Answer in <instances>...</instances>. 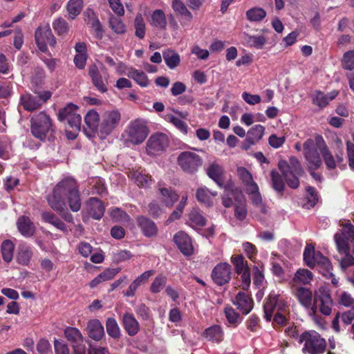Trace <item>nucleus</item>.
I'll use <instances>...</instances> for the list:
<instances>
[{
  "mask_svg": "<svg viewBox=\"0 0 354 354\" xmlns=\"http://www.w3.org/2000/svg\"><path fill=\"white\" fill-rule=\"evenodd\" d=\"M78 106L72 103L68 104L59 111L58 119L60 121L66 120L70 127L80 131L82 124V118L77 113Z\"/></svg>",
  "mask_w": 354,
  "mask_h": 354,
  "instance_id": "14",
  "label": "nucleus"
},
{
  "mask_svg": "<svg viewBox=\"0 0 354 354\" xmlns=\"http://www.w3.org/2000/svg\"><path fill=\"white\" fill-rule=\"evenodd\" d=\"M353 142L348 140L346 142L347 155L348 158V166L354 170V134H353Z\"/></svg>",
  "mask_w": 354,
  "mask_h": 354,
  "instance_id": "64",
  "label": "nucleus"
},
{
  "mask_svg": "<svg viewBox=\"0 0 354 354\" xmlns=\"http://www.w3.org/2000/svg\"><path fill=\"white\" fill-rule=\"evenodd\" d=\"M306 192L307 193V203L309 207H314L316 205L319 197L316 189L312 186H308L306 187Z\"/></svg>",
  "mask_w": 354,
  "mask_h": 354,
  "instance_id": "60",
  "label": "nucleus"
},
{
  "mask_svg": "<svg viewBox=\"0 0 354 354\" xmlns=\"http://www.w3.org/2000/svg\"><path fill=\"white\" fill-rule=\"evenodd\" d=\"M342 229L334 235L338 251H351L350 242L354 241V226L351 221L340 224Z\"/></svg>",
  "mask_w": 354,
  "mask_h": 354,
  "instance_id": "9",
  "label": "nucleus"
},
{
  "mask_svg": "<svg viewBox=\"0 0 354 354\" xmlns=\"http://www.w3.org/2000/svg\"><path fill=\"white\" fill-rule=\"evenodd\" d=\"M298 342L304 344L301 350L306 354L324 353L327 347L326 339L315 330H304L299 335Z\"/></svg>",
  "mask_w": 354,
  "mask_h": 354,
  "instance_id": "3",
  "label": "nucleus"
},
{
  "mask_svg": "<svg viewBox=\"0 0 354 354\" xmlns=\"http://www.w3.org/2000/svg\"><path fill=\"white\" fill-rule=\"evenodd\" d=\"M155 271L153 270H149L145 271L142 274L139 275L129 286L126 292H124V296L127 297H133L138 287L146 283L149 279L153 275Z\"/></svg>",
  "mask_w": 354,
  "mask_h": 354,
  "instance_id": "24",
  "label": "nucleus"
},
{
  "mask_svg": "<svg viewBox=\"0 0 354 354\" xmlns=\"http://www.w3.org/2000/svg\"><path fill=\"white\" fill-rule=\"evenodd\" d=\"M252 274L254 285L257 287V288H260L263 286V283L264 281V275L262 271L260 270L258 266H253L252 269Z\"/></svg>",
  "mask_w": 354,
  "mask_h": 354,
  "instance_id": "58",
  "label": "nucleus"
},
{
  "mask_svg": "<svg viewBox=\"0 0 354 354\" xmlns=\"http://www.w3.org/2000/svg\"><path fill=\"white\" fill-rule=\"evenodd\" d=\"M278 167L286 180L288 186L291 189H298L300 185L299 176L291 171L288 166V162L280 160L278 162Z\"/></svg>",
  "mask_w": 354,
  "mask_h": 354,
  "instance_id": "19",
  "label": "nucleus"
},
{
  "mask_svg": "<svg viewBox=\"0 0 354 354\" xmlns=\"http://www.w3.org/2000/svg\"><path fill=\"white\" fill-rule=\"evenodd\" d=\"M137 221L145 236L151 237L156 235L158 229L154 222L145 216H139Z\"/></svg>",
  "mask_w": 354,
  "mask_h": 354,
  "instance_id": "31",
  "label": "nucleus"
},
{
  "mask_svg": "<svg viewBox=\"0 0 354 354\" xmlns=\"http://www.w3.org/2000/svg\"><path fill=\"white\" fill-rule=\"evenodd\" d=\"M83 8L82 0H70L66 6V9L68 13V18L74 19L79 15Z\"/></svg>",
  "mask_w": 354,
  "mask_h": 354,
  "instance_id": "42",
  "label": "nucleus"
},
{
  "mask_svg": "<svg viewBox=\"0 0 354 354\" xmlns=\"http://www.w3.org/2000/svg\"><path fill=\"white\" fill-rule=\"evenodd\" d=\"M342 66L348 71L354 69V50H348L344 52L342 59Z\"/></svg>",
  "mask_w": 354,
  "mask_h": 354,
  "instance_id": "53",
  "label": "nucleus"
},
{
  "mask_svg": "<svg viewBox=\"0 0 354 354\" xmlns=\"http://www.w3.org/2000/svg\"><path fill=\"white\" fill-rule=\"evenodd\" d=\"M127 76L142 87H147L149 84L147 75L142 71L131 68L128 71Z\"/></svg>",
  "mask_w": 354,
  "mask_h": 354,
  "instance_id": "38",
  "label": "nucleus"
},
{
  "mask_svg": "<svg viewBox=\"0 0 354 354\" xmlns=\"http://www.w3.org/2000/svg\"><path fill=\"white\" fill-rule=\"evenodd\" d=\"M127 140L133 145L142 143L149 134L145 121L138 119L132 121L126 130Z\"/></svg>",
  "mask_w": 354,
  "mask_h": 354,
  "instance_id": "10",
  "label": "nucleus"
},
{
  "mask_svg": "<svg viewBox=\"0 0 354 354\" xmlns=\"http://www.w3.org/2000/svg\"><path fill=\"white\" fill-rule=\"evenodd\" d=\"M174 241L180 250L185 255L193 253V246L189 236L183 232H178L174 237Z\"/></svg>",
  "mask_w": 354,
  "mask_h": 354,
  "instance_id": "22",
  "label": "nucleus"
},
{
  "mask_svg": "<svg viewBox=\"0 0 354 354\" xmlns=\"http://www.w3.org/2000/svg\"><path fill=\"white\" fill-rule=\"evenodd\" d=\"M88 214L95 219H100L104 213V206L97 198H91L86 203Z\"/></svg>",
  "mask_w": 354,
  "mask_h": 354,
  "instance_id": "27",
  "label": "nucleus"
},
{
  "mask_svg": "<svg viewBox=\"0 0 354 354\" xmlns=\"http://www.w3.org/2000/svg\"><path fill=\"white\" fill-rule=\"evenodd\" d=\"M317 149L319 148L316 143V136L314 140L307 138L303 143L304 156L308 162V170H316L322 164Z\"/></svg>",
  "mask_w": 354,
  "mask_h": 354,
  "instance_id": "11",
  "label": "nucleus"
},
{
  "mask_svg": "<svg viewBox=\"0 0 354 354\" xmlns=\"http://www.w3.org/2000/svg\"><path fill=\"white\" fill-rule=\"evenodd\" d=\"M121 121V114L118 110L104 111L100 116L99 136L104 139L110 135L119 125Z\"/></svg>",
  "mask_w": 354,
  "mask_h": 354,
  "instance_id": "6",
  "label": "nucleus"
},
{
  "mask_svg": "<svg viewBox=\"0 0 354 354\" xmlns=\"http://www.w3.org/2000/svg\"><path fill=\"white\" fill-rule=\"evenodd\" d=\"M162 202L167 207H171L178 200V195L168 188H160Z\"/></svg>",
  "mask_w": 354,
  "mask_h": 354,
  "instance_id": "45",
  "label": "nucleus"
},
{
  "mask_svg": "<svg viewBox=\"0 0 354 354\" xmlns=\"http://www.w3.org/2000/svg\"><path fill=\"white\" fill-rule=\"evenodd\" d=\"M166 120L169 122L172 123L178 130H180L184 134L187 133L188 126L181 119L173 115L168 114L166 115Z\"/></svg>",
  "mask_w": 354,
  "mask_h": 354,
  "instance_id": "56",
  "label": "nucleus"
},
{
  "mask_svg": "<svg viewBox=\"0 0 354 354\" xmlns=\"http://www.w3.org/2000/svg\"><path fill=\"white\" fill-rule=\"evenodd\" d=\"M231 262L237 274H241L243 272V257L241 254H234L231 257Z\"/></svg>",
  "mask_w": 354,
  "mask_h": 354,
  "instance_id": "62",
  "label": "nucleus"
},
{
  "mask_svg": "<svg viewBox=\"0 0 354 354\" xmlns=\"http://www.w3.org/2000/svg\"><path fill=\"white\" fill-rule=\"evenodd\" d=\"M47 200L54 210L63 209L66 203L74 212H78L81 208L78 185L73 178H66L59 181L54 187L53 193L48 195Z\"/></svg>",
  "mask_w": 354,
  "mask_h": 354,
  "instance_id": "1",
  "label": "nucleus"
},
{
  "mask_svg": "<svg viewBox=\"0 0 354 354\" xmlns=\"http://www.w3.org/2000/svg\"><path fill=\"white\" fill-rule=\"evenodd\" d=\"M204 336L210 341L220 342L223 339L221 328L217 325L209 327L205 330Z\"/></svg>",
  "mask_w": 354,
  "mask_h": 354,
  "instance_id": "44",
  "label": "nucleus"
},
{
  "mask_svg": "<svg viewBox=\"0 0 354 354\" xmlns=\"http://www.w3.org/2000/svg\"><path fill=\"white\" fill-rule=\"evenodd\" d=\"M339 92L333 91L330 92L328 94H325L324 92L317 90L312 95V102L313 104L317 105L320 109L327 106L329 104V101L333 100L337 96Z\"/></svg>",
  "mask_w": 354,
  "mask_h": 354,
  "instance_id": "25",
  "label": "nucleus"
},
{
  "mask_svg": "<svg viewBox=\"0 0 354 354\" xmlns=\"http://www.w3.org/2000/svg\"><path fill=\"white\" fill-rule=\"evenodd\" d=\"M313 274L308 269L302 268L297 270L293 277L295 282H301L303 284H308L313 279Z\"/></svg>",
  "mask_w": 354,
  "mask_h": 354,
  "instance_id": "48",
  "label": "nucleus"
},
{
  "mask_svg": "<svg viewBox=\"0 0 354 354\" xmlns=\"http://www.w3.org/2000/svg\"><path fill=\"white\" fill-rule=\"evenodd\" d=\"M303 259L310 268L316 267L320 273L326 276L333 275V265L328 258L323 255L319 250H315V246L307 245L303 252Z\"/></svg>",
  "mask_w": 354,
  "mask_h": 354,
  "instance_id": "2",
  "label": "nucleus"
},
{
  "mask_svg": "<svg viewBox=\"0 0 354 354\" xmlns=\"http://www.w3.org/2000/svg\"><path fill=\"white\" fill-rule=\"evenodd\" d=\"M106 329L108 335L111 337L115 339H118L120 337L121 330L115 319L113 317L107 318L106 321Z\"/></svg>",
  "mask_w": 354,
  "mask_h": 354,
  "instance_id": "43",
  "label": "nucleus"
},
{
  "mask_svg": "<svg viewBox=\"0 0 354 354\" xmlns=\"http://www.w3.org/2000/svg\"><path fill=\"white\" fill-rule=\"evenodd\" d=\"M17 225L19 232L25 237H30L35 232L33 223L27 216H20L17 220Z\"/></svg>",
  "mask_w": 354,
  "mask_h": 354,
  "instance_id": "29",
  "label": "nucleus"
},
{
  "mask_svg": "<svg viewBox=\"0 0 354 354\" xmlns=\"http://www.w3.org/2000/svg\"><path fill=\"white\" fill-rule=\"evenodd\" d=\"M279 295L274 292H271L264 300L263 313L264 318L266 322H271L273 317V313L277 308Z\"/></svg>",
  "mask_w": 354,
  "mask_h": 354,
  "instance_id": "23",
  "label": "nucleus"
},
{
  "mask_svg": "<svg viewBox=\"0 0 354 354\" xmlns=\"http://www.w3.org/2000/svg\"><path fill=\"white\" fill-rule=\"evenodd\" d=\"M41 216L45 222L51 224L55 228L64 233L67 232L68 230L66 224L55 214L51 212H46L42 213Z\"/></svg>",
  "mask_w": 354,
  "mask_h": 354,
  "instance_id": "35",
  "label": "nucleus"
},
{
  "mask_svg": "<svg viewBox=\"0 0 354 354\" xmlns=\"http://www.w3.org/2000/svg\"><path fill=\"white\" fill-rule=\"evenodd\" d=\"M64 335L73 346L83 342V336L80 330L77 328L67 327L64 330Z\"/></svg>",
  "mask_w": 354,
  "mask_h": 354,
  "instance_id": "40",
  "label": "nucleus"
},
{
  "mask_svg": "<svg viewBox=\"0 0 354 354\" xmlns=\"http://www.w3.org/2000/svg\"><path fill=\"white\" fill-rule=\"evenodd\" d=\"M53 28L55 32L59 35L66 34L69 30V25L63 17H57L53 22Z\"/></svg>",
  "mask_w": 354,
  "mask_h": 354,
  "instance_id": "50",
  "label": "nucleus"
},
{
  "mask_svg": "<svg viewBox=\"0 0 354 354\" xmlns=\"http://www.w3.org/2000/svg\"><path fill=\"white\" fill-rule=\"evenodd\" d=\"M131 175L132 178L135 179V183L139 187H147L151 184V177L147 174L135 171Z\"/></svg>",
  "mask_w": 354,
  "mask_h": 354,
  "instance_id": "54",
  "label": "nucleus"
},
{
  "mask_svg": "<svg viewBox=\"0 0 354 354\" xmlns=\"http://www.w3.org/2000/svg\"><path fill=\"white\" fill-rule=\"evenodd\" d=\"M167 283V277L162 274H159L153 281L150 290L153 293H158L161 291Z\"/></svg>",
  "mask_w": 354,
  "mask_h": 354,
  "instance_id": "55",
  "label": "nucleus"
},
{
  "mask_svg": "<svg viewBox=\"0 0 354 354\" xmlns=\"http://www.w3.org/2000/svg\"><path fill=\"white\" fill-rule=\"evenodd\" d=\"M15 249L14 243L10 240L3 241L1 244V254L6 262H10L13 257Z\"/></svg>",
  "mask_w": 354,
  "mask_h": 354,
  "instance_id": "46",
  "label": "nucleus"
},
{
  "mask_svg": "<svg viewBox=\"0 0 354 354\" xmlns=\"http://www.w3.org/2000/svg\"><path fill=\"white\" fill-rule=\"evenodd\" d=\"M267 12L263 8L254 7L248 10L247 18L250 21H261L266 18Z\"/></svg>",
  "mask_w": 354,
  "mask_h": 354,
  "instance_id": "49",
  "label": "nucleus"
},
{
  "mask_svg": "<svg viewBox=\"0 0 354 354\" xmlns=\"http://www.w3.org/2000/svg\"><path fill=\"white\" fill-rule=\"evenodd\" d=\"M288 163L290 171H292L295 174L299 175V176H302L304 173V169L298 158L294 156L289 158Z\"/></svg>",
  "mask_w": 354,
  "mask_h": 354,
  "instance_id": "57",
  "label": "nucleus"
},
{
  "mask_svg": "<svg viewBox=\"0 0 354 354\" xmlns=\"http://www.w3.org/2000/svg\"><path fill=\"white\" fill-rule=\"evenodd\" d=\"M212 278L215 283L223 286L228 283L231 279V266L227 263L216 265L212 272Z\"/></svg>",
  "mask_w": 354,
  "mask_h": 354,
  "instance_id": "16",
  "label": "nucleus"
},
{
  "mask_svg": "<svg viewBox=\"0 0 354 354\" xmlns=\"http://www.w3.org/2000/svg\"><path fill=\"white\" fill-rule=\"evenodd\" d=\"M245 192L248 194V198L254 206L259 208L262 213H267V207L263 202L259 186L254 182L250 172L246 168H245Z\"/></svg>",
  "mask_w": 354,
  "mask_h": 354,
  "instance_id": "7",
  "label": "nucleus"
},
{
  "mask_svg": "<svg viewBox=\"0 0 354 354\" xmlns=\"http://www.w3.org/2000/svg\"><path fill=\"white\" fill-rule=\"evenodd\" d=\"M110 28L116 34H123L126 32V26L122 20L113 15H111L109 21Z\"/></svg>",
  "mask_w": 354,
  "mask_h": 354,
  "instance_id": "47",
  "label": "nucleus"
},
{
  "mask_svg": "<svg viewBox=\"0 0 354 354\" xmlns=\"http://www.w3.org/2000/svg\"><path fill=\"white\" fill-rule=\"evenodd\" d=\"M265 131L264 126L257 124L250 128L245 139V149H247L250 145L258 142L261 139Z\"/></svg>",
  "mask_w": 354,
  "mask_h": 354,
  "instance_id": "28",
  "label": "nucleus"
},
{
  "mask_svg": "<svg viewBox=\"0 0 354 354\" xmlns=\"http://www.w3.org/2000/svg\"><path fill=\"white\" fill-rule=\"evenodd\" d=\"M150 24L153 27L165 29L167 22L164 12L159 9L154 10L151 17Z\"/></svg>",
  "mask_w": 354,
  "mask_h": 354,
  "instance_id": "39",
  "label": "nucleus"
},
{
  "mask_svg": "<svg viewBox=\"0 0 354 354\" xmlns=\"http://www.w3.org/2000/svg\"><path fill=\"white\" fill-rule=\"evenodd\" d=\"M134 27L136 29V36L140 39H143L145 35V23L142 15L140 13L136 16Z\"/></svg>",
  "mask_w": 354,
  "mask_h": 354,
  "instance_id": "52",
  "label": "nucleus"
},
{
  "mask_svg": "<svg viewBox=\"0 0 354 354\" xmlns=\"http://www.w3.org/2000/svg\"><path fill=\"white\" fill-rule=\"evenodd\" d=\"M295 296L304 307L307 309L310 308L312 311L313 296L310 290L308 289V288H304V286H300V288H297Z\"/></svg>",
  "mask_w": 354,
  "mask_h": 354,
  "instance_id": "30",
  "label": "nucleus"
},
{
  "mask_svg": "<svg viewBox=\"0 0 354 354\" xmlns=\"http://www.w3.org/2000/svg\"><path fill=\"white\" fill-rule=\"evenodd\" d=\"M270 178L272 187L279 195L283 196L286 187L283 174H281L277 170L273 169L270 171Z\"/></svg>",
  "mask_w": 354,
  "mask_h": 354,
  "instance_id": "32",
  "label": "nucleus"
},
{
  "mask_svg": "<svg viewBox=\"0 0 354 354\" xmlns=\"http://www.w3.org/2000/svg\"><path fill=\"white\" fill-rule=\"evenodd\" d=\"M34 256V248L26 243L19 244L16 252V261L19 265L28 266Z\"/></svg>",
  "mask_w": 354,
  "mask_h": 354,
  "instance_id": "18",
  "label": "nucleus"
},
{
  "mask_svg": "<svg viewBox=\"0 0 354 354\" xmlns=\"http://www.w3.org/2000/svg\"><path fill=\"white\" fill-rule=\"evenodd\" d=\"M162 56L165 64L171 69L175 68L180 64V55L174 50H165L163 51Z\"/></svg>",
  "mask_w": 354,
  "mask_h": 354,
  "instance_id": "37",
  "label": "nucleus"
},
{
  "mask_svg": "<svg viewBox=\"0 0 354 354\" xmlns=\"http://www.w3.org/2000/svg\"><path fill=\"white\" fill-rule=\"evenodd\" d=\"M207 174L210 178L221 186L223 174L221 166L215 162L211 164L207 169Z\"/></svg>",
  "mask_w": 354,
  "mask_h": 354,
  "instance_id": "41",
  "label": "nucleus"
},
{
  "mask_svg": "<svg viewBox=\"0 0 354 354\" xmlns=\"http://www.w3.org/2000/svg\"><path fill=\"white\" fill-rule=\"evenodd\" d=\"M171 7L177 15L182 17L180 25L183 27L189 26L190 22L193 19V15L186 5L181 0H173Z\"/></svg>",
  "mask_w": 354,
  "mask_h": 354,
  "instance_id": "20",
  "label": "nucleus"
},
{
  "mask_svg": "<svg viewBox=\"0 0 354 354\" xmlns=\"http://www.w3.org/2000/svg\"><path fill=\"white\" fill-rule=\"evenodd\" d=\"M85 330L88 336L95 341H100L104 336V326L97 319L88 320Z\"/></svg>",
  "mask_w": 354,
  "mask_h": 354,
  "instance_id": "21",
  "label": "nucleus"
},
{
  "mask_svg": "<svg viewBox=\"0 0 354 354\" xmlns=\"http://www.w3.org/2000/svg\"><path fill=\"white\" fill-rule=\"evenodd\" d=\"M189 219L192 226H204L206 223V218L197 209H193L191 211L189 215Z\"/></svg>",
  "mask_w": 354,
  "mask_h": 354,
  "instance_id": "51",
  "label": "nucleus"
},
{
  "mask_svg": "<svg viewBox=\"0 0 354 354\" xmlns=\"http://www.w3.org/2000/svg\"><path fill=\"white\" fill-rule=\"evenodd\" d=\"M88 73L91 79L93 86L101 93L107 91L109 73L106 69L102 66L100 70L95 64H91L88 67Z\"/></svg>",
  "mask_w": 354,
  "mask_h": 354,
  "instance_id": "12",
  "label": "nucleus"
},
{
  "mask_svg": "<svg viewBox=\"0 0 354 354\" xmlns=\"http://www.w3.org/2000/svg\"><path fill=\"white\" fill-rule=\"evenodd\" d=\"M39 100L36 95H32L30 93L24 94L20 98L21 104L24 106V109L28 111H32L39 109L41 106Z\"/></svg>",
  "mask_w": 354,
  "mask_h": 354,
  "instance_id": "34",
  "label": "nucleus"
},
{
  "mask_svg": "<svg viewBox=\"0 0 354 354\" xmlns=\"http://www.w3.org/2000/svg\"><path fill=\"white\" fill-rule=\"evenodd\" d=\"M122 323L127 333L130 336L136 335L140 330V324L132 313H125L122 316Z\"/></svg>",
  "mask_w": 354,
  "mask_h": 354,
  "instance_id": "26",
  "label": "nucleus"
},
{
  "mask_svg": "<svg viewBox=\"0 0 354 354\" xmlns=\"http://www.w3.org/2000/svg\"><path fill=\"white\" fill-rule=\"evenodd\" d=\"M333 300L331 292L326 286H322L318 290H315L311 306V312L316 314L317 310L324 315H330Z\"/></svg>",
  "mask_w": 354,
  "mask_h": 354,
  "instance_id": "5",
  "label": "nucleus"
},
{
  "mask_svg": "<svg viewBox=\"0 0 354 354\" xmlns=\"http://www.w3.org/2000/svg\"><path fill=\"white\" fill-rule=\"evenodd\" d=\"M316 143L324 158L326 168L329 170L335 169L337 167L336 159L332 152H330L322 136H319V134L316 136Z\"/></svg>",
  "mask_w": 354,
  "mask_h": 354,
  "instance_id": "17",
  "label": "nucleus"
},
{
  "mask_svg": "<svg viewBox=\"0 0 354 354\" xmlns=\"http://www.w3.org/2000/svg\"><path fill=\"white\" fill-rule=\"evenodd\" d=\"M267 39L264 36H250L247 40L250 46L257 48H263Z\"/></svg>",
  "mask_w": 354,
  "mask_h": 354,
  "instance_id": "61",
  "label": "nucleus"
},
{
  "mask_svg": "<svg viewBox=\"0 0 354 354\" xmlns=\"http://www.w3.org/2000/svg\"><path fill=\"white\" fill-rule=\"evenodd\" d=\"M30 131L32 135L37 139L44 141L49 133L54 132V127L50 116L44 112L35 114L30 119Z\"/></svg>",
  "mask_w": 354,
  "mask_h": 354,
  "instance_id": "4",
  "label": "nucleus"
},
{
  "mask_svg": "<svg viewBox=\"0 0 354 354\" xmlns=\"http://www.w3.org/2000/svg\"><path fill=\"white\" fill-rule=\"evenodd\" d=\"M217 195L216 192H210L207 188L203 187L196 190V197L197 200L208 207L212 205V196Z\"/></svg>",
  "mask_w": 354,
  "mask_h": 354,
  "instance_id": "36",
  "label": "nucleus"
},
{
  "mask_svg": "<svg viewBox=\"0 0 354 354\" xmlns=\"http://www.w3.org/2000/svg\"><path fill=\"white\" fill-rule=\"evenodd\" d=\"M110 215L116 222L127 221L129 219V215L118 207L111 209Z\"/></svg>",
  "mask_w": 354,
  "mask_h": 354,
  "instance_id": "59",
  "label": "nucleus"
},
{
  "mask_svg": "<svg viewBox=\"0 0 354 354\" xmlns=\"http://www.w3.org/2000/svg\"><path fill=\"white\" fill-rule=\"evenodd\" d=\"M177 164L185 173L194 174L201 167L203 160L195 152L186 151L179 153Z\"/></svg>",
  "mask_w": 354,
  "mask_h": 354,
  "instance_id": "8",
  "label": "nucleus"
},
{
  "mask_svg": "<svg viewBox=\"0 0 354 354\" xmlns=\"http://www.w3.org/2000/svg\"><path fill=\"white\" fill-rule=\"evenodd\" d=\"M288 320L289 319L287 317V315H283V313H279V311H277L273 317L272 326L275 328H277V327L278 326L281 327L286 326V324H288Z\"/></svg>",
  "mask_w": 354,
  "mask_h": 354,
  "instance_id": "63",
  "label": "nucleus"
},
{
  "mask_svg": "<svg viewBox=\"0 0 354 354\" xmlns=\"http://www.w3.org/2000/svg\"><path fill=\"white\" fill-rule=\"evenodd\" d=\"M84 122L91 132H95L100 127V116L96 111L91 109L85 115Z\"/></svg>",
  "mask_w": 354,
  "mask_h": 354,
  "instance_id": "33",
  "label": "nucleus"
},
{
  "mask_svg": "<svg viewBox=\"0 0 354 354\" xmlns=\"http://www.w3.org/2000/svg\"><path fill=\"white\" fill-rule=\"evenodd\" d=\"M35 41L39 50L45 52L47 46H54L56 44L55 37L48 25L39 27L35 33Z\"/></svg>",
  "mask_w": 354,
  "mask_h": 354,
  "instance_id": "15",
  "label": "nucleus"
},
{
  "mask_svg": "<svg viewBox=\"0 0 354 354\" xmlns=\"http://www.w3.org/2000/svg\"><path fill=\"white\" fill-rule=\"evenodd\" d=\"M169 145V140L166 134L156 133L151 135L147 140L146 150L149 155H158L165 151Z\"/></svg>",
  "mask_w": 354,
  "mask_h": 354,
  "instance_id": "13",
  "label": "nucleus"
}]
</instances>
